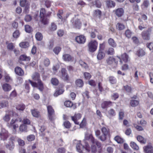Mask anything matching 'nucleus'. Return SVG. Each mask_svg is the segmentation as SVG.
I'll return each instance as SVG.
<instances>
[{"label": "nucleus", "mask_w": 153, "mask_h": 153, "mask_svg": "<svg viewBox=\"0 0 153 153\" xmlns=\"http://www.w3.org/2000/svg\"><path fill=\"white\" fill-rule=\"evenodd\" d=\"M51 83L54 85H57L59 83V81L56 78H52L51 80Z\"/></svg>", "instance_id": "09e8293b"}, {"label": "nucleus", "mask_w": 153, "mask_h": 153, "mask_svg": "<svg viewBox=\"0 0 153 153\" xmlns=\"http://www.w3.org/2000/svg\"><path fill=\"white\" fill-rule=\"evenodd\" d=\"M81 115L80 114H76L74 116L71 117V119L75 124L78 125L79 122L78 120L81 118Z\"/></svg>", "instance_id": "4468645a"}, {"label": "nucleus", "mask_w": 153, "mask_h": 153, "mask_svg": "<svg viewBox=\"0 0 153 153\" xmlns=\"http://www.w3.org/2000/svg\"><path fill=\"white\" fill-rule=\"evenodd\" d=\"M105 53L99 51L97 56L98 59L101 60L105 56Z\"/></svg>", "instance_id": "c9c22d12"}, {"label": "nucleus", "mask_w": 153, "mask_h": 153, "mask_svg": "<svg viewBox=\"0 0 153 153\" xmlns=\"http://www.w3.org/2000/svg\"><path fill=\"white\" fill-rule=\"evenodd\" d=\"M75 40L78 43L83 44L86 41V38L83 35H80L76 37Z\"/></svg>", "instance_id": "ddd939ff"}, {"label": "nucleus", "mask_w": 153, "mask_h": 153, "mask_svg": "<svg viewBox=\"0 0 153 153\" xmlns=\"http://www.w3.org/2000/svg\"><path fill=\"white\" fill-rule=\"evenodd\" d=\"M101 131L102 134L99 137V139L101 140L104 141L106 140V136L108 134V131L105 127H103L102 128Z\"/></svg>", "instance_id": "1a4fd4ad"}, {"label": "nucleus", "mask_w": 153, "mask_h": 153, "mask_svg": "<svg viewBox=\"0 0 153 153\" xmlns=\"http://www.w3.org/2000/svg\"><path fill=\"white\" fill-rule=\"evenodd\" d=\"M14 114L13 111L8 110L6 112L5 115L3 117V119L5 122H8L10 119L11 117L13 116Z\"/></svg>", "instance_id": "0eeeda50"}, {"label": "nucleus", "mask_w": 153, "mask_h": 153, "mask_svg": "<svg viewBox=\"0 0 153 153\" xmlns=\"http://www.w3.org/2000/svg\"><path fill=\"white\" fill-rule=\"evenodd\" d=\"M25 30L26 32L30 33L31 31L32 28L30 26L28 25L25 26Z\"/></svg>", "instance_id": "4d7b16f0"}, {"label": "nucleus", "mask_w": 153, "mask_h": 153, "mask_svg": "<svg viewBox=\"0 0 153 153\" xmlns=\"http://www.w3.org/2000/svg\"><path fill=\"white\" fill-rule=\"evenodd\" d=\"M47 109L48 118L51 121H52L55 119L54 111L51 105L47 106Z\"/></svg>", "instance_id": "39448f33"}, {"label": "nucleus", "mask_w": 153, "mask_h": 153, "mask_svg": "<svg viewBox=\"0 0 153 153\" xmlns=\"http://www.w3.org/2000/svg\"><path fill=\"white\" fill-rule=\"evenodd\" d=\"M16 108L18 110L22 111L25 108V106L23 104L19 105L16 106Z\"/></svg>", "instance_id": "37998d69"}, {"label": "nucleus", "mask_w": 153, "mask_h": 153, "mask_svg": "<svg viewBox=\"0 0 153 153\" xmlns=\"http://www.w3.org/2000/svg\"><path fill=\"white\" fill-rule=\"evenodd\" d=\"M44 63L45 66H48L50 64L49 59L47 58H45L44 60Z\"/></svg>", "instance_id": "774afa93"}, {"label": "nucleus", "mask_w": 153, "mask_h": 153, "mask_svg": "<svg viewBox=\"0 0 153 153\" xmlns=\"http://www.w3.org/2000/svg\"><path fill=\"white\" fill-rule=\"evenodd\" d=\"M62 59L65 61H70L72 59L71 56L68 54H64L62 56Z\"/></svg>", "instance_id": "5701e85b"}, {"label": "nucleus", "mask_w": 153, "mask_h": 153, "mask_svg": "<svg viewBox=\"0 0 153 153\" xmlns=\"http://www.w3.org/2000/svg\"><path fill=\"white\" fill-rule=\"evenodd\" d=\"M8 104L7 102L4 101L0 102V109L7 106Z\"/></svg>", "instance_id": "79ce46f5"}, {"label": "nucleus", "mask_w": 153, "mask_h": 153, "mask_svg": "<svg viewBox=\"0 0 153 153\" xmlns=\"http://www.w3.org/2000/svg\"><path fill=\"white\" fill-rule=\"evenodd\" d=\"M108 43L109 45L113 47H116L117 46V44L114 40L112 38H109L108 40Z\"/></svg>", "instance_id": "393cba45"}, {"label": "nucleus", "mask_w": 153, "mask_h": 153, "mask_svg": "<svg viewBox=\"0 0 153 153\" xmlns=\"http://www.w3.org/2000/svg\"><path fill=\"white\" fill-rule=\"evenodd\" d=\"M138 20L140 22V25H139L138 28L139 29L141 30H142L143 29L146 27V26L143 25V23L142 22L140 19H139Z\"/></svg>", "instance_id": "13d9d810"}, {"label": "nucleus", "mask_w": 153, "mask_h": 153, "mask_svg": "<svg viewBox=\"0 0 153 153\" xmlns=\"http://www.w3.org/2000/svg\"><path fill=\"white\" fill-rule=\"evenodd\" d=\"M6 82H8L11 80V79L7 74H6L4 76Z\"/></svg>", "instance_id": "338daca9"}, {"label": "nucleus", "mask_w": 153, "mask_h": 153, "mask_svg": "<svg viewBox=\"0 0 153 153\" xmlns=\"http://www.w3.org/2000/svg\"><path fill=\"white\" fill-rule=\"evenodd\" d=\"M130 146L134 149L137 150L139 149V147L137 144L134 142H131L130 144Z\"/></svg>", "instance_id": "ea45409f"}, {"label": "nucleus", "mask_w": 153, "mask_h": 153, "mask_svg": "<svg viewBox=\"0 0 153 153\" xmlns=\"http://www.w3.org/2000/svg\"><path fill=\"white\" fill-rule=\"evenodd\" d=\"M117 28L119 30H122L125 28V26L121 23H117L116 25Z\"/></svg>", "instance_id": "7c9ffc66"}, {"label": "nucleus", "mask_w": 153, "mask_h": 153, "mask_svg": "<svg viewBox=\"0 0 153 153\" xmlns=\"http://www.w3.org/2000/svg\"><path fill=\"white\" fill-rule=\"evenodd\" d=\"M93 4L94 5L98 8L100 7L101 5V2L98 0H95L93 2Z\"/></svg>", "instance_id": "c03bdc74"}, {"label": "nucleus", "mask_w": 153, "mask_h": 153, "mask_svg": "<svg viewBox=\"0 0 153 153\" xmlns=\"http://www.w3.org/2000/svg\"><path fill=\"white\" fill-rule=\"evenodd\" d=\"M107 53L109 55H113L114 53V49L112 48H109L107 51Z\"/></svg>", "instance_id": "864d4df0"}, {"label": "nucleus", "mask_w": 153, "mask_h": 153, "mask_svg": "<svg viewBox=\"0 0 153 153\" xmlns=\"http://www.w3.org/2000/svg\"><path fill=\"white\" fill-rule=\"evenodd\" d=\"M121 58L125 63L127 62L129 60L128 56L126 53H124L122 55Z\"/></svg>", "instance_id": "a878e982"}, {"label": "nucleus", "mask_w": 153, "mask_h": 153, "mask_svg": "<svg viewBox=\"0 0 153 153\" xmlns=\"http://www.w3.org/2000/svg\"><path fill=\"white\" fill-rule=\"evenodd\" d=\"M112 102L110 101H104L101 104V107L103 109L107 108L111 105Z\"/></svg>", "instance_id": "a211bd4d"}, {"label": "nucleus", "mask_w": 153, "mask_h": 153, "mask_svg": "<svg viewBox=\"0 0 153 153\" xmlns=\"http://www.w3.org/2000/svg\"><path fill=\"white\" fill-rule=\"evenodd\" d=\"M13 36L15 38H18L20 35V33L19 30H16L13 33Z\"/></svg>", "instance_id": "8fccbe9b"}, {"label": "nucleus", "mask_w": 153, "mask_h": 153, "mask_svg": "<svg viewBox=\"0 0 153 153\" xmlns=\"http://www.w3.org/2000/svg\"><path fill=\"white\" fill-rule=\"evenodd\" d=\"M145 153H153V147L151 144H148L143 147Z\"/></svg>", "instance_id": "9b49d317"}, {"label": "nucleus", "mask_w": 153, "mask_h": 153, "mask_svg": "<svg viewBox=\"0 0 153 153\" xmlns=\"http://www.w3.org/2000/svg\"><path fill=\"white\" fill-rule=\"evenodd\" d=\"M109 80L111 83L114 84L116 82V80L115 77L113 76H110L109 77Z\"/></svg>", "instance_id": "6e6d98bb"}, {"label": "nucleus", "mask_w": 153, "mask_h": 153, "mask_svg": "<svg viewBox=\"0 0 153 153\" xmlns=\"http://www.w3.org/2000/svg\"><path fill=\"white\" fill-rule=\"evenodd\" d=\"M9 137L8 131L4 128H2L0 133V138L1 140L4 141L6 140Z\"/></svg>", "instance_id": "6e6552de"}, {"label": "nucleus", "mask_w": 153, "mask_h": 153, "mask_svg": "<svg viewBox=\"0 0 153 153\" xmlns=\"http://www.w3.org/2000/svg\"><path fill=\"white\" fill-rule=\"evenodd\" d=\"M76 84L77 86L79 87H81L83 85V83L82 80L79 79L76 81Z\"/></svg>", "instance_id": "e433bc0d"}, {"label": "nucleus", "mask_w": 153, "mask_h": 153, "mask_svg": "<svg viewBox=\"0 0 153 153\" xmlns=\"http://www.w3.org/2000/svg\"><path fill=\"white\" fill-rule=\"evenodd\" d=\"M25 20L26 22H30L32 20V17L30 15H27L25 17Z\"/></svg>", "instance_id": "e2e57ef3"}, {"label": "nucleus", "mask_w": 153, "mask_h": 153, "mask_svg": "<svg viewBox=\"0 0 153 153\" xmlns=\"http://www.w3.org/2000/svg\"><path fill=\"white\" fill-rule=\"evenodd\" d=\"M57 29V26L54 23L51 24L50 29L52 31L55 30Z\"/></svg>", "instance_id": "052dcab7"}, {"label": "nucleus", "mask_w": 153, "mask_h": 153, "mask_svg": "<svg viewBox=\"0 0 153 153\" xmlns=\"http://www.w3.org/2000/svg\"><path fill=\"white\" fill-rule=\"evenodd\" d=\"M35 138L33 134L30 135L27 137V139L29 141L33 140Z\"/></svg>", "instance_id": "bf43d9fd"}, {"label": "nucleus", "mask_w": 153, "mask_h": 153, "mask_svg": "<svg viewBox=\"0 0 153 153\" xmlns=\"http://www.w3.org/2000/svg\"><path fill=\"white\" fill-rule=\"evenodd\" d=\"M113 12L118 17L122 16L124 13V10L122 8H118L113 10Z\"/></svg>", "instance_id": "9d476101"}, {"label": "nucleus", "mask_w": 153, "mask_h": 153, "mask_svg": "<svg viewBox=\"0 0 153 153\" xmlns=\"http://www.w3.org/2000/svg\"><path fill=\"white\" fill-rule=\"evenodd\" d=\"M137 140L140 143L145 144L146 142V140L141 136L139 135L137 137Z\"/></svg>", "instance_id": "cd10ccee"}, {"label": "nucleus", "mask_w": 153, "mask_h": 153, "mask_svg": "<svg viewBox=\"0 0 153 153\" xmlns=\"http://www.w3.org/2000/svg\"><path fill=\"white\" fill-rule=\"evenodd\" d=\"M36 39L38 41H41L43 38L42 34L39 32H37L35 35Z\"/></svg>", "instance_id": "4c0bfd02"}, {"label": "nucleus", "mask_w": 153, "mask_h": 153, "mask_svg": "<svg viewBox=\"0 0 153 153\" xmlns=\"http://www.w3.org/2000/svg\"><path fill=\"white\" fill-rule=\"evenodd\" d=\"M63 125L66 128H69L71 126V123L68 121L65 122L64 123Z\"/></svg>", "instance_id": "0e129e2a"}, {"label": "nucleus", "mask_w": 153, "mask_h": 153, "mask_svg": "<svg viewBox=\"0 0 153 153\" xmlns=\"http://www.w3.org/2000/svg\"><path fill=\"white\" fill-rule=\"evenodd\" d=\"M62 78L65 80H67L68 79V76L66 73V70L65 69L62 68Z\"/></svg>", "instance_id": "aec40b11"}, {"label": "nucleus", "mask_w": 153, "mask_h": 153, "mask_svg": "<svg viewBox=\"0 0 153 153\" xmlns=\"http://www.w3.org/2000/svg\"><path fill=\"white\" fill-rule=\"evenodd\" d=\"M29 2L27 0H22L20 1V5L22 7H25L30 4Z\"/></svg>", "instance_id": "2f4dec72"}, {"label": "nucleus", "mask_w": 153, "mask_h": 153, "mask_svg": "<svg viewBox=\"0 0 153 153\" xmlns=\"http://www.w3.org/2000/svg\"><path fill=\"white\" fill-rule=\"evenodd\" d=\"M73 25L76 28H79L81 25L79 20L76 18H74L71 20Z\"/></svg>", "instance_id": "f8f14e48"}, {"label": "nucleus", "mask_w": 153, "mask_h": 153, "mask_svg": "<svg viewBox=\"0 0 153 153\" xmlns=\"http://www.w3.org/2000/svg\"><path fill=\"white\" fill-rule=\"evenodd\" d=\"M142 36L144 39L148 40L150 39V36L149 31H144L142 33Z\"/></svg>", "instance_id": "6ab92c4d"}, {"label": "nucleus", "mask_w": 153, "mask_h": 153, "mask_svg": "<svg viewBox=\"0 0 153 153\" xmlns=\"http://www.w3.org/2000/svg\"><path fill=\"white\" fill-rule=\"evenodd\" d=\"M106 4L108 7H114L115 5V3L113 1L108 0L106 2Z\"/></svg>", "instance_id": "b1692460"}, {"label": "nucleus", "mask_w": 153, "mask_h": 153, "mask_svg": "<svg viewBox=\"0 0 153 153\" xmlns=\"http://www.w3.org/2000/svg\"><path fill=\"white\" fill-rule=\"evenodd\" d=\"M114 140L118 143H121L124 142L123 139L118 136H116L114 137Z\"/></svg>", "instance_id": "f704fd0d"}, {"label": "nucleus", "mask_w": 153, "mask_h": 153, "mask_svg": "<svg viewBox=\"0 0 153 153\" xmlns=\"http://www.w3.org/2000/svg\"><path fill=\"white\" fill-rule=\"evenodd\" d=\"M32 77L34 80L37 81L38 83L33 82L29 79L28 80L31 85L33 87L38 88L39 90L42 91L44 88L43 84L40 79L39 74L38 73H35L32 75Z\"/></svg>", "instance_id": "f03ea898"}, {"label": "nucleus", "mask_w": 153, "mask_h": 153, "mask_svg": "<svg viewBox=\"0 0 153 153\" xmlns=\"http://www.w3.org/2000/svg\"><path fill=\"white\" fill-rule=\"evenodd\" d=\"M139 104V102L137 100H134L133 99L131 100L130 104L132 107H135Z\"/></svg>", "instance_id": "a19ab883"}, {"label": "nucleus", "mask_w": 153, "mask_h": 153, "mask_svg": "<svg viewBox=\"0 0 153 153\" xmlns=\"http://www.w3.org/2000/svg\"><path fill=\"white\" fill-rule=\"evenodd\" d=\"M80 143L81 141H77L76 146L77 151L79 153L82 152L83 150L84 149V146H82Z\"/></svg>", "instance_id": "dca6fc26"}, {"label": "nucleus", "mask_w": 153, "mask_h": 153, "mask_svg": "<svg viewBox=\"0 0 153 153\" xmlns=\"http://www.w3.org/2000/svg\"><path fill=\"white\" fill-rule=\"evenodd\" d=\"M64 105L68 107H71L73 105V103L70 101H67L65 102Z\"/></svg>", "instance_id": "a18cd8bd"}, {"label": "nucleus", "mask_w": 153, "mask_h": 153, "mask_svg": "<svg viewBox=\"0 0 153 153\" xmlns=\"http://www.w3.org/2000/svg\"><path fill=\"white\" fill-rule=\"evenodd\" d=\"M19 45L21 48H26L29 46V44L28 42H20Z\"/></svg>", "instance_id": "bb28decb"}, {"label": "nucleus", "mask_w": 153, "mask_h": 153, "mask_svg": "<svg viewBox=\"0 0 153 153\" xmlns=\"http://www.w3.org/2000/svg\"><path fill=\"white\" fill-rule=\"evenodd\" d=\"M61 50V48L59 47H56L53 49L54 52L56 54H58Z\"/></svg>", "instance_id": "5fc2aeb1"}, {"label": "nucleus", "mask_w": 153, "mask_h": 153, "mask_svg": "<svg viewBox=\"0 0 153 153\" xmlns=\"http://www.w3.org/2000/svg\"><path fill=\"white\" fill-rule=\"evenodd\" d=\"M26 126L24 125H21L19 127V130L22 131H25L27 129Z\"/></svg>", "instance_id": "680f3d73"}, {"label": "nucleus", "mask_w": 153, "mask_h": 153, "mask_svg": "<svg viewBox=\"0 0 153 153\" xmlns=\"http://www.w3.org/2000/svg\"><path fill=\"white\" fill-rule=\"evenodd\" d=\"M137 54L139 56H142L145 55V52L143 49H140L137 51Z\"/></svg>", "instance_id": "58836bf2"}, {"label": "nucleus", "mask_w": 153, "mask_h": 153, "mask_svg": "<svg viewBox=\"0 0 153 153\" xmlns=\"http://www.w3.org/2000/svg\"><path fill=\"white\" fill-rule=\"evenodd\" d=\"M98 46L97 42L95 40H91L88 44V51L91 52L96 51Z\"/></svg>", "instance_id": "20e7f679"}, {"label": "nucleus", "mask_w": 153, "mask_h": 153, "mask_svg": "<svg viewBox=\"0 0 153 153\" xmlns=\"http://www.w3.org/2000/svg\"><path fill=\"white\" fill-rule=\"evenodd\" d=\"M15 71L16 74L19 76H22L24 74L23 70L19 67H17L15 68Z\"/></svg>", "instance_id": "f3484780"}, {"label": "nucleus", "mask_w": 153, "mask_h": 153, "mask_svg": "<svg viewBox=\"0 0 153 153\" xmlns=\"http://www.w3.org/2000/svg\"><path fill=\"white\" fill-rule=\"evenodd\" d=\"M106 61L107 64L109 65H111L114 63L115 65L117 64V61H115V59L112 57H110L107 59Z\"/></svg>", "instance_id": "2eb2a0df"}, {"label": "nucleus", "mask_w": 153, "mask_h": 153, "mask_svg": "<svg viewBox=\"0 0 153 153\" xmlns=\"http://www.w3.org/2000/svg\"><path fill=\"white\" fill-rule=\"evenodd\" d=\"M2 88L4 91H9L11 89V85L7 83L4 84L2 85Z\"/></svg>", "instance_id": "412c9836"}, {"label": "nucleus", "mask_w": 153, "mask_h": 153, "mask_svg": "<svg viewBox=\"0 0 153 153\" xmlns=\"http://www.w3.org/2000/svg\"><path fill=\"white\" fill-rule=\"evenodd\" d=\"M83 142L85 150L88 152H90L91 149L92 153H96L97 150L95 145L100 149H101V143L95 140L91 134L86 133Z\"/></svg>", "instance_id": "f257e3e1"}, {"label": "nucleus", "mask_w": 153, "mask_h": 153, "mask_svg": "<svg viewBox=\"0 0 153 153\" xmlns=\"http://www.w3.org/2000/svg\"><path fill=\"white\" fill-rule=\"evenodd\" d=\"M64 90L62 89H56L55 92L53 94L54 97H56L59 95L62 94L64 92Z\"/></svg>", "instance_id": "c85d7f7f"}, {"label": "nucleus", "mask_w": 153, "mask_h": 153, "mask_svg": "<svg viewBox=\"0 0 153 153\" xmlns=\"http://www.w3.org/2000/svg\"><path fill=\"white\" fill-rule=\"evenodd\" d=\"M124 89L127 92H130L131 91V87L128 85H126L124 86Z\"/></svg>", "instance_id": "69168bd1"}, {"label": "nucleus", "mask_w": 153, "mask_h": 153, "mask_svg": "<svg viewBox=\"0 0 153 153\" xmlns=\"http://www.w3.org/2000/svg\"><path fill=\"white\" fill-rule=\"evenodd\" d=\"M116 113L115 110L113 109H111L108 111L107 116L110 118L116 115Z\"/></svg>", "instance_id": "4be33fe9"}, {"label": "nucleus", "mask_w": 153, "mask_h": 153, "mask_svg": "<svg viewBox=\"0 0 153 153\" xmlns=\"http://www.w3.org/2000/svg\"><path fill=\"white\" fill-rule=\"evenodd\" d=\"M125 34L126 37L128 38H130L132 35V32L128 29L126 30L125 32Z\"/></svg>", "instance_id": "3c124183"}, {"label": "nucleus", "mask_w": 153, "mask_h": 153, "mask_svg": "<svg viewBox=\"0 0 153 153\" xmlns=\"http://www.w3.org/2000/svg\"><path fill=\"white\" fill-rule=\"evenodd\" d=\"M15 137H11L9 139L8 142H5L4 144L6 148L10 150H13L14 147L15 145L13 141L15 140Z\"/></svg>", "instance_id": "423d86ee"}, {"label": "nucleus", "mask_w": 153, "mask_h": 153, "mask_svg": "<svg viewBox=\"0 0 153 153\" xmlns=\"http://www.w3.org/2000/svg\"><path fill=\"white\" fill-rule=\"evenodd\" d=\"M45 10L44 8L41 9L40 12V17L42 18L45 16Z\"/></svg>", "instance_id": "de8ad7c7"}, {"label": "nucleus", "mask_w": 153, "mask_h": 153, "mask_svg": "<svg viewBox=\"0 0 153 153\" xmlns=\"http://www.w3.org/2000/svg\"><path fill=\"white\" fill-rule=\"evenodd\" d=\"M146 46L150 51H153V42L147 43L146 44Z\"/></svg>", "instance_id": "603ef678"}, {"label": "nucleus", "mask_w": 153, "mask_h": 153, "mask_svg": "<svg viewBox=\"0 0 153 153\" xmlns=\"http://www.w3.org/2000/svg\"><path fill=\"white\" fill-rule=\"evenodd\" d=\"M6 44L7 45V47L8 49L12 50L14 47L13 44L12 43H9L8 42H6Z\"/></svg>", "instance_id": "49530a36"}, {"label": "nucleus", "mask_w": 153, "mask_h": 153, "mask_svg": "<svg viewBox=\"0 0 153 153\" xmlns=\"http://www.w3.org/2000/svg\"><path fill=\"white\" fill-rule=\"evenodd\" d=\"M22 121L21 117H19L16 119H12L10 123H8L7 126L9 128H13L14 130L17 128L20 123Z\"/></svg>", "instance_id": "7ed1b4c3"}, {"label": "nucleus", "mask_w": 153, "mask_h": 153, "mask_svg": "<svg viewBox=\"0 0 153 153\" xmlns=\"http://www.w3.org/2000/svg\"><path fill=\"white\" fill-rule=\"evenodd\" d=\"M31 112L32 115L35 117H38L39 116V112L36 109L31 110Z\"/></svg>", "instance_id": "473e14b6"}, {"label": "nucleus", "mask_w": 153, "mask_h": 153, "mask_svg": "<svg viewBox=\"0 0 153 153\" xmlns=\"http://www.w3.org/2000/svg\"><path fill=\"white\" fill-rule=\"evenodd\" d=\"M45 127L44 126H42L40 127L39 129V134L41 136H44L45 133L44 132V131L45 129Z\"/></svg>", "instance_id": "72a5a7b5"}, {"label": "nucleus", "mask_w": 153, "mask_h": 153, "mask_svg": "<svg viewBox=\"0 0 153 153\" xmlns=\"http://www.w3.org/2000/svg\"><path fill=\"white\" fill-rule=\"evenodd\" d=\"M20 60L21 61H29L30 58L29 56H27L26 55H23L20 56Z\"/></svg>", "instance_id": "c756f323"}]
</instances>
